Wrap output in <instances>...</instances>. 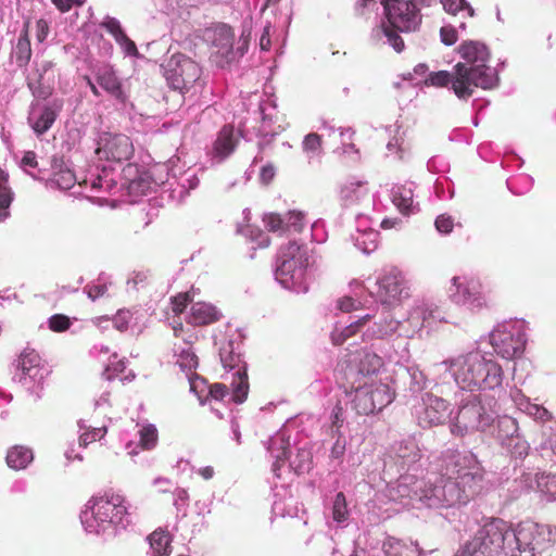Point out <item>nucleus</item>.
<instances>
[{
  "label": "nucleus",
  "mask_w": 556,
  "mask_h": 556,
  "mask_svg": "<svg viewBox=\"0 0 556 556\" xmlns=\"http://www.w3.org/2000/svg\"><path fill=\"white\" fill-rule=\"evenodd\" d=\"M367 181L355 177L348 179L340 189V199L345 207H352L368 198Z\"/></svg>",
  "instance_id": "obj_26"
},
{
  "label": "nucleus",
  "mask_w": 556,
  "mask_h": 556,
  "mask_svg": "<svg viewBox=\"0 0 556 556\" xmlns=\"http://www.w3.org/2000/svg\"><path fill=\"white\" fill-rule=\"evenodd\" d=\"M490 343L503 358L519 357L527 343V323L515 319L497 325L490 333Z\"/></svg>",
  "instance_id": "obj_10"
},
{
  "label": "nucleus",
  "mask_w": 556,
  "mask_h": 556,
  "mask_svg": "<svg viewBox=\"0 0 556 556\" xmlns=\"http://www.w3.org/2000/svg\"><path fill=\"white\" fill-rule=\"evenodd\" d=\"M359 302L354 300L351 296H343L338 299L336 302V309L341 311L343 313H350L359 306Z\"/></svg>",
  "instance_id": "obj_64"
},
{
  "label": "nucleus",
  "mask_w": 556,
  "mask_h": 556,
  "mask_svg": "<svg viewBox=\"0 0 556 556\" xmlns=\"http://www.w3.org/2000/svg\"><path fill=\"white\" fill-rule=\"evenodd\" d=\"M456 410H451V432L464 437L475 431H485L492 427L496 418V402L482 404V396L478 393L463 390L454 391Z\"/></svg>",
  "instance_id": "obj_6"
},
{
  "label": "nucleus",
  "mask_w": 556,
  "mask_h": 556,
  "mask_svg": "<svg viewBox=\"0 0 556 556\" xmlns=\"http://www.w3.org/2000/svg\"><path fill=\"white\" fill-rule=\"evenodd\" d=\"M267 450L274 458L271 470L280 478V469L289 462V468L296 473L308 471L312 464V452L307 447H299L294 456L290 455V441L283 431H279L268 440Z\"/></svg>",
  "instance_id": "obj_12"
},
{
  "label": "nucleus",
  "mask_w": 556,
  "mask_h": 556,
  "mask_svg": "<svg viewBox=\"0 0 556 556\" xmlns=\"http://www.w3.org/2000/svg\"><path fill=\"white\" fill-rule=\"evenodd\" d=\"M551 533L548 526L530 520L514 527L492 518L455 556H551Z\"/></svg>",
  "instance_id": "obj_2"
},
{
  "label": "nucleus",
  "mask_w": 556,
  "mask_h": 556,
  "mask_svg": "<svg viewBox=\"0 0 556 556\" xmlns=\"http://www.w3.org/2000/svg\"><path fill=\"white\" fill-rule=\"evenodd\" d=\"M382 551L386 556H421L417 544L407 543L393 536H388L383 541Z\"/></svg>",
  "instance_id": "obj_33"
},
{
  "label": "nucleus",
  "mask_w": 556,
  "mask_h": 556,
  "mask_svg": "<svg viewBox=\"0 0 556 556\" xmlns=\"http://www.w3.org/2000/svg\"><path fill=\"white\" fill-rule=\"evenodd\" d=\"M114 359L117 358L116 354H113L112 356ZM126 368V361L125 359H118V361H110V363L106 365L104 371L102 372V376L104 379L111 381L114 379L116 375L119 372H123Z\"/></svg>",
  "instance_id": "obj_57"
},
{
  "label": "nucleus",
  "mask_w": 556,
  "mask_h": 556,
  "mask_svg": "<svg viewBox=\"0 0 556 556\" xmlns=\"http://www.w3.org/2000/svg\"><path fill=\"white\" fill-rule=\"evenodd\" d=\"M440 2L448 14L455 15L460 11H466L470 17L475 14L473 8L466 0H440Z\"/></svg>",
  "instance_id": "obj_53"
},
{
  "label": "nucleus",
  "mask_w": 556,
  "mask_h": 556,
  "mask_svg": "<svg viewBox=\"0 0 556 556\" xmlns=\"http://www.w3.org/2000/svg\"><path fill=\"white\" fill-rule=\"evenodd\" d=\"M369 318L370 315L367 314L363 317H359L357 320L352 321L350 325L345 327H340L339 325H336L330 336L332 343L336 345L343 344L348 340V338L361 331L365 324L369 320Z\"/></svg>",
  "instance_id": "obj_38"
},
{
  "label": "nucleus",
  "mask_w": 556,
  "mask_h": 556,
  "mask_svg": "<svg viewBox=\"0 0 556 556\" xmlns=\"http://www.w3.org/2000/svg\"><path fill=\"white\" fill-rule=\"evenodd\" d=\"M409 320L419 327H430L434 321H445L443 312L433 304H422L416 307L410 316Z\"/></svg>",
  "instance_id": "obj_30"
},
{
  "label": "nucleus",
  "mask_w": 556,
  "mask_h": 556,
  "mask_svg": "<svg viewBox=\"0 0 556 556\" xmlns=\"http://www.w3.org/2000/svg\"><path fill=\"white\" fill-rule=\"evenodd\" d=\"M124 178L128 181V189L132 193L143 194L152 185L151 177L147 172H139L134 164H128L123 168Z\"/></svg>",
  "instance_id": "obj_29"
},
{
  "label": "nucleus",
  "mask_w": 556,
  "mask_h": 556,
  "mask_svg": "<svg viewBox=\"0 0 556 556\" xmlns=\"http://www.w3.org/2000/svg\"><path fill=\"white\" fill-rule=\"evenodd\" d=\"M219 358L223 367L229 371L239 369L247 372L245 365L242 364L240 353L236 352L235 342L232 340H222L218 343Z\"/></svg>",
  "instance_id": "obj_31"
},
{
  "label": "nucleus",
  "mask_w": 556,
  "mask_h": 556,
  "mask_svg": "<svg viewBox=\"0 0 556 556\" xmlns=\"http://www.w3.org/2000/svg\"><path fill=\"white\" fill-rule=\"evenodd\" d=\"M435 228L441 233H450L453 230L454 222L448 215H439L434 222Z\"/></svg>",
  "instance_id": "obj_63"
},
{
  "label": "nucleus",
  "mask_w": 556,
  "mask_h": 556,
  "mask_svg": "<svg viewBox=\"0 0 556 556\" xmlns=\"http://www.w3.org/2000/svg\"><path fill=\"white\" fill-rule=\"evenodd\" d=\"M447 294L452 303L473 313L481 311L488 304L482 282L473 276H454Z\"/></svg>",
  "instance_id": "obj_14"
},
{
  "label": "nucleus",
  "mask_w": 556,
  "mask_h": 556,
  "mask_svg": "<svg viewBox=\"0 0 556 556\" xmlns=\"http://www.w3.org/2000/svg\"><path fill=\"white\" fill-rule=\"evenodd\" d=\"M302 149L306 153L308 162L321 153V138L316 132H311L304 137Z\"/></svg>",
  "instance_id": "obj_48"
},
{
  "label": "nucleus",
  "mask_w": 556,
  "mask_h": 556,
  "mask_svg": "<svg viewBox=\"0 0 556 556\" xmlns=\"http://www.w3.org/2000/svg\"><path fill=\"white\" fill-rule=\"evenodd\" d=\"M495 421H496V426H497L498 437L500 438H510L514 440V437L518 432L517 421L514 418L506 416V415L500 417L497 413H496Z\"/></svg>",
  "instance_id": "obj_47"
},
{
  "label": "nucleus",
  "mask_w": 556,
  "mask_h": 556,
  "mask_svg": "<svg viewBox=\"0 0 556 556\" xmlns=\"http://www.w3.org/2000/svg\"><path fill=\"white\" fill-rule=\"evenodd\" d=\"M63 100L53 99H36L30 103L27 121L34 132L40 137L45 135L54 124L63 109Z\"/></svg>",
  "instance_id": "obj_16"
},
{
  "label": "nucleus",
  "mask_w": 556,
  "mask_h": 556,
  "mask_svg": "<svg viewBox=\"0 0 556 556\" xmlns=\"http://www.w3.org/2000/svg\"><path fill=\"white\" fill-rule=\"evenodd\" d=\"M349 515L345 495L339 492L336 494L332 502V519L340 525L348 520Z\"/></svg>",
  "instance_id": "obj_49"
},
{
  "label": "nucleus",
  "mask_w": 556,
  "mask_h": 556,
  "mask_svg": "<svg viewBox=\"0 0 556 556\" xmlns=\"http://www.w3.org/2000/svg\"><path fill=\"white\" fill-rule=\"evenodd\" d=\"M168 86L180 93L201 88L202 70L197 62L184 54H174L163 65Z\"/></svg>",
  "instance_id": "obj_11"
},
{
  "label": "nucleus",
  "mask_w": 556,
  "mask_h": 556,
  "mask_svg": "<svg viewBox=\"0 0 556 556\" xmlns=\"http://www.w3.org/2000/svg\"><path fill=\"white\" fill-rule=\"evenodd\" d=\"M21 167L35 179H45V176L42 175V172L40 169L38 170V174H31L29 172L30 168L38 167L37 156L34 151L25 152L24 156L21 160Z\"/></svg>",
  "instance_id": "obj_55"
},
{
  "label": "nucleus",
  "mask_w": 556,
  "mask_h": 556,
  "mask_svg": "<svg viewBox=\"0 0 556 556\" xmlns=\"http://www.w3.org/2000/svg\"><path fill=\"white\" fill-rule=\"evenodd\" d=\"M11 56L15 60L18 67H25L31 58L30 39L28 35V24L20 33L16 43L12 48Z\"/></svg>",
  "instance_id": "obj_36"
},
{
  "label": "nucleus",
  "mask_w": 556,
  "mask_h": 556,
  "mask_svg": "<svg viewBox=\"0 0 556 556\" xmlns=\"http://www.w3.org/2000/svg\"><path fill=\"white\" fill-rule=\"evenodd\" d=\"M52 174L48 178V184L51 188L60 190H67L75 184V175L72 170L62 168V161L58 159L52 160Z\"/></svg>",
  "instance_id": "obj_34"
},
{
  "label": "nucleus",
  "mask_w": 556,
  "mask_h": 556,
  "mask_svg": "<svg viewBox=\"0 0 556 556\" xmlns=\"http://www.w3.org/2000/svg\"><path fill=\"white\" fill-rule=\"evenodd\" d=\"M286 217V231L301 232L305 225V215L300 211H290Z\"/></svg>",
  "instance_id": "obj_52"
},
{
  "label": "nucleus",
  "mask_w": 556,
  "mask_h": 556,
  "mask_svg": "<svg viewBox=\"0 0 556 556\" xmlns=\"http://www.w3.org/2000/svg\"><path fill=\"white\" fill-rule=\"evenodd\" d=\"M458 53L465 62L455 65L453 91L457 98L467 100L475 88L489 90L498 87V70L488 65L491 52L485 43L478 40L463 41Z\"/></svg>",
  "instance_id": "obj_3"
},
{
  "label": "nucleus",
  "mask_w": 556,
  "mask_h": 556,
  "mask_svg": "<svg viewBox=\"0 0 556 556\" xmlns=\"http://www.w3.org/2000/svg\"><path fill=\"white\" fill-rule=\"evenodd\" d=\"M96 80L111 97L121 103H125L126 94L123 90L121 79L117 77L113 67L110 65L99 67L96 72Z\"/></svg>",
  "instance_id": "obj_25"
},
{
  "label": "nucleus",
  "mask_w": 556,
  "mask_h": 556,
  "mask_svg": "<svg viewBox=\"0 0 556 556\" xmlns=\"http://www.w3.org/2000/svg\"><path fill=\"white\" fill-rule=\"evenodd\" d=\"M140 441L136 445L140 446L143 450H151L156 445L157 442V431L156 428L152 425L143 427L139 430Z\"/></svg>",
  "instance_id": "obj_51"
},
{
  "label": "nucleus",
  "mask_w": 556,
  "mask_h": 556,
  "mask_svg": "<svg viewBox=\"0 0 556 556\" xmlns=\"http://www.w3.org/2000/svg\"><path fill=\"white\" fill-rule=\"evenodd\" d=\"M205 39L211 45V60L219 68H225L237 62L249 48V39L243 35L239 38L237 47H233L235 34L226 24H218L206 29Z\"/></svg>",
  "instance_id": "obj_9"
},
{
  "label": "nucleus",
  "mask_w": 556,
  "mask_h": 556,
  "mask_svg": "<svg viewBox=\"0 0 556 556\" xmlns=\"http://www.w3.org/2000/svg\"><path fill=\"white\" fill-rule=\"evenodd\" d=\"M8 174L0 169V220H3L8 215V208L12 202V192L8 189Z\"/></svg>",
  "instance_id": "obj_46"
},
{
  "label": "nucleus",
  "mask_w": 556,
  "mask_h": 556,
  "mask_svg": "<svg viewBox=\"0 0 556 556\" xmlns=\"http://www.w3.org/2000/svg\"><path fill=\"white\" fill-rule=\"evenodd\" d=\"M406 372L409 377V391L415 394V401L419 400L424 390L428 384V379L425 374L416 366H409L406 368Z\"/></svg>",
  "instance_id": "obj_42"
},
{
  "label": "nucleus",
  "mask_w": 556,
  "mask_h": 556,
  "mask_svg": "<svg viewBox=\"0 0 556 556\" xmlns=\"http://www.w3.org/2000/svg\"><path fill=\"white\" fill-rule=\"evenodd\" d=\"M307 267V249L295 241H290L279 249L275 278L285 289L296 293L306 292L308 289L305 279Z\"/></svg>",
  "instance_id": "obj_8"
},
{
  "label": "nucleus",
  "mask_w": 556,
  "mask_h": 556,
  "mask_svg": "<svg viewBox=\"0 0 556 556\" xmlns=\"http://www.w3.org/2000/svg\"><path fill=\"white\" fill-rule=\"evenodd\" d=\"M151 556H169L172 554L170 534L163 530H155L149 536Z\"/></svg>",
  "instance_id": "obj_37"
},
{
  "label": "nucleus",
  "mask_w": 556,
  "mask_h": 556,
  "mask_svg": "<svg viewBox=\"0 0 556 556\" xmlns=\"http://www.w3.org/2000/svg\"><path fill=\"white\" fill-rule=\"evenodd\" d=\"M13 380L30 390L36 384H41L47 370L41 366V359L34 350H25L13 363Z\"/></svg>",
  "instance_id": "obj_18"
},
{
  "label": "nucleus",
  "mask_w": 556,
  "mask_h": 556,
  "mask_svg": "<svg viewBox=\"0 0 556 556\" xmlns=\"http://www.w3.org/2000/svg\"><path fill=\"white\" fill-rule=\"evenodd\" d=\"M53 66L51 61H43L27 76V87L36 99L47 100L51 97L55 83Z\"/></svg>",
  "instance_id": "obj_22"
},
{
  "label": "nucleus",
  "mask_w": 556,
  "mask_h": 556,
  "mask_svg": "<svg viewBox=\"0 0 556 556\" xmlns=\"http://www.w3.org/2000/svg\"><path fill=\"white\" fill-rule=\"evenodd\" d=\"M220 314L215 306L204 302L192 304L188 321L195 326L208 325L219 319Z\"/></svg>",
  "instance_id": "obj_32"
},
{
  "label": "nucleus",
  "mask_w": 556,
  "mask_h": 556,
  "mask_svg": "<svg viewBox=\"0 0 556 556\" xmlns=\"http://www.w3.org/2000/svg\"><path fill=\"white\" fill-rule=\"evenodd\" d=\"M238 142L239 134H237L233 126L225 125L213 143L211 150L212 161L215 163L225 161L235 151Z\"/></svg>",
  "instance_id": "obj_24"
},
{
  "label": "nucleus",
  "mask_w": 556,
  "mask_h": 556,
  "mask_svg": "<svg viewBox=\"0 0 556 556\" xmlns=\"http://www.w3.org/2000/svg\"><path fill=\"white\" fill-rule=\"evenodd\" d=\"M80 521L88 533L114 536L118 529H125L130 520L125 500L119 494L93 497L80 513Z\"/></svg>",
  "instance_id": "obj_4"
},
{
  "label": "nucleus",
  "mask_w": 556,
  "mask_h": 556,
  "mask_svg": "<svg viewBox=\"0 0 556 556\" xmlns=\"http://www.w3.org/2000/svg\"><path fill=\"white\" fill-rule=\"evenodd\" d=\"M377 300L383 305H395L408 295L405 278L396 267L384 268L377 279Z\"/></svg>",
  "instance_id": "obj_19"
},
{
  "label": "nucleus",
  "mask_w": 556,
  "mask_h": 556,
  "mask_svg": "<svg viewBox=\"0 0 556 556\" xmlns=\"http://www.w3.org/2000/svg\"><path fill=\"white\" fill-rule=\"evenodd\" d=\"M333 438L336 440L330 447L329 457L331 462H337L338 465H342L348 451V439L342 433H338Z\"/></svg>",
  "instance_id": "obj_50"
},
{
  "label": "nucleus",
  "mask_w": 556,
  "mask_h": 556,
  "mask_svg": "<svg viewBox=\"0 0 556 556\" xmlns=\"http://www.w3.org/2000/svg\"><path fill=\"white\" fill-rule=\"evenodd\" d=\"M78 427L80 431H84L79 437V445L83 447H86L88 444L96 441L97 439H102L103 435L106 433L105 426L99 428H91L86 425L85 420H79Z\"/></svg>",
  "instance_id": "obj_44"
},
{
  "label": "nucleus",
  "mask_w": 556,
  "mask_h": 556,
  "mask_svg": "<svg viewBox=\"0 0 556 556\" xmlns=\"http://www.w3.org/2000/svg\"><path fill=\"white\" fill-rule=\"evenodd\" d=\"M475 393L477 391L496 390L502 387L504 371L502 366L493 358L482 354L480 369H478Z\"/></svg>",
  "instance_id": "obj_23"
},
{
  "label": "nucleus",
  "mask_w": 556,
  "mask_h": 556,
  "mask_svg": "<svg viewBox=\"0 0 556 556\" xmlns=\"http://www.w3.org/2000/svg\"><path fill=\"white\" fill-rule=\"evenodd\" d=\"M266 228L269 231H286V217H281L279 214L269 213L263 218Z\"/></svg>",
  "instance_id": "obj_58"
},
{
  "label": "nucleus",
  "mask_w": 556,
  "mask_h": 556,
  "mask_svg": "<svg viewBox=\"0 0 556 556\" xmlns=\"http://www.w3.org/2000/svg\"><path fill=\"white\" fill-rule=\"evenodd\" d=\"M392 202L402 213H409L414 205L413 184L395 186L392 188Z\"/></svg>",
  "instance_id": "obj_39"
},
{
  "label": "nucleus",
  "mask_w": 556,
  "mask_h": 556,
  "mask_svg": "<svg viewBox=\"0 0 556 556\" xmlns=\"http://www.w3.org/2000/svg\"><path fill=\"white\" fill-rule=\"evenodd\" d=\"M440 39L445 46H453L458 39L456 28L452 25L442 26L440 29Z\"/></svg>",
  "instance_id": "obj_62"
},
{
  "label": "nucleus",
  "mask_w": 556,
  "mask_h": 556,
  "mask_svg": "<svg viewBox=\"0 0 556 556\" xmlns=\"http://www.w3.org/2000/svg\"><path fill=\"white\" fill-rule=\"evenodd\" d=\"M349 382L353 389L350 392L352 408L359 415L380 412L394 399V393L386 383L371 381L354 387L353 380Z\"/></svg>",
  "instance_id": "obj_13"
},
{
  "label": "nucleus",
  "mask_w": 556,
  "mask_h": 556,
  "mask_svg": "<svg viewBox=\"0 0 556 556\" xmlns=\"http://www.w3.org/2000/svg\"><path fill=\"white\" fill-rule=\"evenodd\" d=\"M509 399L520 412L526 413L527 415L533 417L535 420L544 422L552 418L551 413L546 408L538 404L531 403L529 397H527L521 392V390L517 388L510 389Z\"/></svg>",
  "instance_id": "obj_28"
},
{
  "label": "nucleus",
  "mask_w": 556,
  "mask_h": 556,
  "mask_svg": "<svg viewBox=\"0 0 556 556\" xmlns=\"http://www.w3.org/2000/svg\"><path fill=\"white\" fill-rule=\"evenodd\" d=\"M378 231L372 228L357 229V233L353 236L355 247L365 254H370L378 247Z\"/></svg>",
  "instance_id": "obj_41"
},
{
  "label": "nucleus",
  "mask_w": 556,
  "mask_h": 556,
  "mask_svg": "<svg viewBox=\"0 0 556 556\" xmlns=\"http://www.w3.org/2000/svg\"><path fill=\"white\" fill-rule=\"evenodd\" d=\"M392 459L401 472L389 485V497L405 506L450 508L468 504L483 488L484 470L471 452L448 448L441 456V476L418 479L421 451L409 438L393 446Z\"/></svg>",
  "instance_id": "obj_1"
},
{
  "label": "nucleus",
  "mask_w": 556,
  "mask_h": 556,
  "mask_svg": "<svg viewBox=\"0 0 556 556\" xmlns=\"http://www.w3.org/2000/svg\"><path fill=\"white\" fill-rule=\"evenodd\" d=\"M536 486L549 502H556V476L541 473L536 476Z\"/></svg>",
  "instance_id": "obj_45"
},
{
  "label": "nucleus",
  "mask_w": 556,
  "mask_h": 556,
  "mask_svg": "<svg viewBox=\"0 0 556 556\" xmlns=\"http://www.w3.org/2000/svg\"><path fill=\"white\" fill-rule=\"evenodd\" d=\"M71 326L70 318L62 314H55L49 318V327L53 331H64Z\"/></svg>",
  "instance_id": "obj_61"
},
{
  "label": "nucleus",
  "mask_w": 556,
  "mask_h": 556,
  "mask_svg": "<svg viewBox=\"0 0 556 556\" xmlns=\"http://www.w3.org/2000/svg\"><path fill=\"white\" fill-rule=\"evenodd\" d=\"M331 435L334 437L340 432V428L343 425L344 416H343V409L340 405H336L331 412Z\"/></svg>",
  "instance_id": "obj_60"
},
{
  "label": "nucleus",
  "mask_w": 556,
  "mask_h": 556,
  "mask_svg": "<svg viewBox=\"0 0 556 556\" xmlns=\"http://www.w3.org/2000/svg\"><path fill=\"white\" fill-rule=\"evenodd\" d=\"M399 323L393 318L386 317L383 323H375L372 327L368 328L363 334L367 338H383L392 334L397 330Z\"/></svg>",
  "instance_id": "obj_43"
},
{
  "label": "nucleus",
  "mask_w": 556,
  "mask_h": 556,
  "mask_svg": "<svg viewBox=\"0 0 556 556\" xmlns=\"http://www.w3.org/2000/svg\"><path fill=\"white\" fill-rule=\"evenodd\" d=\"M249 393L248 375L239 369L231 374L230 387L224 383H215L210 387L208 394L214 401H232L237 404L243 403Z\"/></svg>",
  "instance_id": "obj_21"
},
{
  "label": "nucleus",
  "mask_w": 556,
  "mask_h": 556,
  "mask_svg": "<svg viewBox=\"0 0 556 556\" xmlns=\"http://www.w3.org/2000/svg\"><path fill=\"white\" fill-rule=\"evenodd\" d=\"M96 154L99 160L122 163L134 154V146L129 137L123 134L101 132L96 139Z\"/></svg>",
  "instance_id": "obj_17"
},
{
  "label": "nucleus",
  "mask_w": 556,
  "mask_h": 556,
  "mask_svg": "<svg viewBox=\"0 0 556 556\" xmlns=\"http://www.w3.org/2000/svg\"><path fill=\"white\" fill-rule=\"evenodd\" d=\"M381 4L384 18L372 34L375 37H384L386 42L400 53L405 45L399 33L415 31L421 22V15L405 0H381Z\"/></svg>",
  "instance_id": "obj_7"
},
{
  "label": "nucleus",
  "mask_w": 556,
  "mask_h": 556,
  "mask_svg": "<svg viewBox=\"0 0 556 556\" xmlns=\"http://www.w3.org/2000/svg\"><path fill=\"white\" fill-rule=\"evenodd\" d=\"M482 354L480 350H471L435 363L433 369L437 392L441 395L458 390L475 393Z\"/></svg>",
  "instance_id": "obj_5"
},
{
  "label": "nucleus",
  "mask_w": 556,
  "mask_h": 556,
  "mask_svg": "<svg viewBox=\"0 0 556 556\" xmlns=\"http://www.w3.org/2000/svg\"><path fill=\"white\" fill-rule=\"evenodd\" d=\"M382 365L383 361L381 356L364 348L361 351L349 354L344 376L348 381L353 380L354 383L358 375L368 376L376 374Z\"/></svg>",
  "instance_id": "obj_20"
},
{
  "label": "nucleus",
  "mask_w": 556,
  "mask_h": 556,
  "mask_svg": "<svg viewBox=\"0 0 556 556\" xmlns=\"http://www.w3.org/2000/svg\"><path fill=\"white\" fill-rule=\"evenodd\" d=\"M448 402L442 396L425 392L413 405V413L422 428H431L443 424L448 410Z\"/></svg>",
  "instance_id": "obj_15"
},
{
  "label": "nucleus",
  "mask_w": 556,
  "mask_h": 556,
  "mask_svg": "<svg viewBox=\"0 0 556 556\" xmlns=\"http://www.w3.org/2000/svg\"><path fill=\"white\" fill-rule=\"evenodd\" d=\"M134 319V313L129 309H119L113 317V326L118 331H126Z\"/></svg>",
  "instance_id": "obj_56"
},
{
  "label": "nucleus",
  "mask_w": 556,
  "mask_h": 556,
  "mask_svg": "<svg viewBox=\"0 0 556 556\" xmlns=\"http://www.w3.org/2000/svg\"><path fill=\"white\" fill-rule=\"evenodd\" d=\"M455 79V71L450 73L447 71H439L432 72L428 75L425 83L427 85H432L437 87H444L451 84L453 86V81Z\"/></svg>",
  "instance_id": "obj_54"
},
{
  "label": "nucleus",
  "mask_w": 556,
  "mask_h": 556,
  "mask_svg": "<svg viewBox=\"0 0 556 556\" xmlns=\"http://www.w3.org/2000/svg\"><path fill=\"white\" fill-rule=\"evenodd\" d=\"M101 26L114 37L125 55L134 58L139 56L136 43L125 34L117 18L106 16L101 23Z\"/></svg>",
  "instance_id": "obj_27"
},
{
  "label": "nucleus",
  "mask_w": 556,
  "mask_h": 556,
  "mask_svg": "<svg viewBox=\"0 0 556 556\" xmlns=\"http://www.w3.org/2000/svg\"><path fill=\"white\" fill-rule=\"evenodd\" d=\"M174 355L177 357L176 364L187 374L191 389L193 390L194 382L191 374L198 367V356L188 343H185V346H175Z\"/></svg>",
  "instance_id": "obj_35"
},
{
  "label": "nucleus",
  "mask_w": 556,
  "mask_h": 556,
  "mask_svg": "<svg viewBox=\"0 0 556 556\" xmlns=\"http://www.w3.org/2000/svg\"><path fill=\"white\" fill-rule=\"evenodd\" d=\"M33 451L28 447L16 445L8 451L7 464L13 469H24L33 460Z\"/></svg>",
  "instance_id": "obj_40"
},
{
  "label": "nucleus",
  "mask_w": 556,
  "mask_h": 556,
  "mask_svg": "<svg viewBox=\"0 0 556 556\" xmlns=\"http://www.w3.org/2000/svg\"><path fill=\"white\" fill-rule=\"evenodd\" d=\"M150 281L149 271H136L132 276L127 280L128 290H139L146 287Z\"/></svg>",
  "instance_id": "obj_59"
}]
</instances>
